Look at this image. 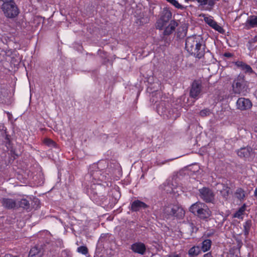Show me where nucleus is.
I'll return each instance as SVG.
<instances>
[{
  "label": "nucleus",
  "instance_id": "f257e3e1",
  "mask_svg": "<svg viewBox=\"0 0 257 257\" xmlns=\"http://www.w3.org/2000/svg\"><path fill=\"white\" fill-rule=\"evenodd\" d=\"M186 50L196 58H201L204 55L205 44L202 37L193 35L187 38L185 43Z\"/></svg>",
  "mask_w": 257,
  "mask_h": 257
},
{
  "label": "nucleus",
  "instance_id": "f03ea898",
  "mask_svg": "<svg viewBox=\"0 0 257 257\" xmlns=\"http://www.w3.org/2000/svg\"><path fill=\"white\" fill-rule=\"evenodd\" d=\"M189 211L200 219L207 221L211 216L212 212L208 207L200 201L193 204L189 208Z\"/></svg>",
  "mask_w": 257,
  "mask_h": 257
},
{
  "label": "nucleus",
  "instance_id": "7ed1b4c3",
  "mask_svg": "<svg viewBox=\"0 0 257 257\" xmlns=\"http://www.w3.org/2000/svg\"><path fill=\"white\" fill-rule=\"evenodd\" d=\"M163 214L166 218L175 216L179 218H182L185 214L183 209L178 205L170 204L165 205L163 208Z\"/></svg>",
  "mask_w": 257,
  "mask_h": 257
},
{
  "label": "nucleus",
  "instance_id": "20e7f679",
  "mask_svg": "<svg viewBox=\"0 0 257 257\" xmlns=\"http://www.w3.org/2000/svg\"><path fill=\"white\" fill-rule=\"evenodd\" d=\"M1 8L5 16L8 18H14L19 14V9L15 2L3 4Z\"/></svg>",
  "mask_w": 257,
  "mask_h": 257
},
{
  "label": "nucleus",
  "instance_id": "39448f33",
  "mask_svg": "<svg viewBox=\"0 0 257 257\" xmlns=\"http://www.w3.org/2000/svg\"><path fill=\"white\" fill-rule=\"evenodd\" d=\"M246 86V82L244 80V77L242 76H238L234 79L232 83V90L235 94H240L244 92Z\"/></svg>",
  "mask_w": 257,
  "mask_h": 257
},
{
  "label": "nucleus",
  "instance_id": "423d86ee",
  "mask_svg": "<svg viewBox=\"0 0 257 257\" xmlns=\"http://www.w3.org/2000/svg\"><path fill=\"white\" fill-rule=\"evenodd\" d=\"M199 196L206 202H212L214 198L213 192L208 188L203 187L199 190Z\"/></svg>",
  "mask_w": 257,
  "mask_h": 257
},
{
  "label": "nucleus",
  "instance_id": "0eeeda50",
  "mask_svg": "<svg viewBox=\"0 0 257 257\" xmlns=\"http://www.w3.org/2000/svg\"><path fill=\"white\" fill-rule=\"evenodd\" d=\"M202 91V86L201 83L198 81H194L191 85L190 91V96L194 98L197 99Z\"/></svg>",
  "mask_w": 257,
  "mask_h": 257
},
{
  "label": "nucleus",
  "instance_id": "6e6552de",
  "mask_svg": "<svg viewBox=\"0 0 257 257\" xmlns=\"http://www.w3.org/2000/svg\"><path fill=\"white\" fill-rule=\"evenodd\" d=\"M252 106V103L249 99L241 97L236 102V106L238 109L244 110L249 109Z\"/></svg>",
  "mask_w": 257,
  "mask_h": 257
},
{
  "label": "nucleus",
  "instance_id": "1a4fd4ad",
  "mask_svg": "<svg viewBox=\"0 0 257 257\" xmlns=\"http://www.w3.org/2000/svg\"><path fill=\"white\" fill-rule=\"evenodd\" d=\"M0 203L3 207L9 209H14L18 206L17 200L10 198H4L0 200Z\"/></svg>",
  "mask_w": 257,
  "mask_h": 257
},
{
  "label": "nucleus",
  "instance_id": "9d476101",
  "mask_svg": "<svg viewBox=\"0 0 257 257\" xmlns=\"http://www.w3.org/2000/svg\"><path fill=\"white\" fill-rule=\"evenodd\" d=\"M217 190L219 192L222 197L225 199H227L230 193V187L224 184H217Z\"/></svg>",
  "mask_w": 257,
  "mask_h": 257
},
{
  "label": "nucleus",
  "instance_id": "9b49d317",
  "mask_svg": "<svg viewBox=\"0 0 257 257\" xmlns=\"http://www.w3.org/2000/svg\"><path fill=\"white\" fill-rule=\"evenodd\" d=\"M131 249L135 253L143 255L146 250V247L144 243L138 242L132 244Z\"/></svg>",
  "mask_w": 257,
  "mask_h": 257
},
{
  "label": "nucleus",
  "instance_id": "f8f14e48",
  "mask_svg": "<svg viewBox=\"0 0 257 257\" xmlns=\"http://www.w3.org/2000/svg\"><path fill=\"white\" fill-rule=\"evenodd\" d=\"M193 224L189 223L185 225L184 229L182 231V235L184 238H189L193 232Z\"/></svg>",
  "mask_w": 257,
  "mask_h": 257
},
{
  "label": "nucleus",
  "instance_id": "ddd939ff",
  "mask_svg": "<svg viewBox=\"0 0 257 257\" xmlns=\"http://www.w3.org/2000/svg\"><path fill=\"white\" fill-rule=\"evenodd\" d=\"M147 207L148 205L146 203L137 200L132 203L131 209L134 211H138L141 209H145Z\"/></svg>",
  "mask_w": 257,
  "mask_h": 257
},
{
  "label": "nucleus",
  "instance_id": "4468645a",
  "mask_svg": "<svg viewBox=\"0 0 257 257\" xmlns=\"http://www.w3.org/2000/svg\"><path fill=\"white\" fill-rule=\"evenodd\" d=\"M178 25V24L176 21L174 20L171 21L169 25L166 27L163 33L164 35H169L171 34L175 31Z\"/></svg>",
  "mask_w": 257,
  "mask_h": 257
},
{
  "label": "nucleus",
  "instance_id": "2eb2a0df",
  "mask_svg": "<svg viewBox=\"0 0 257 257\" xmlns=\"http://www.w3.org/2000/svg\"><path fill=\"white\" fill-rule=\"evenodd\" d=\"M252 152V149L250 147H246L240 149L237 152V155L240 158H247L250 157Z\"/></svg>",
  "mask_w": 257,
  "mask_h": 257
},
{
  "label": "nucleus",
  "instance_id": "dca6fc26",
  "mask_svg": "<svg viewBox=\"0 0 257 257\" xmlns=\"http://www.w3.org/2000/svg\"><path fill=\"white\" fill-rule=\"evenodd\" d=\"M157 111L160 115H166L168 118L175 119L177 117V116L172 115L170 111L168 112L166 108H164L163 103L158 106Z\"/></svg>",
  "mask_w": 257,
  "mask_h": 257
},
{
  "label": "nucleus",
  "instance_id": "f3484780",
  "mask_svg": "<svg viewBox=\"0 0 257 257\" xmlns=\"http://www.w3.org/2000/svg\"><path fill=\"white\" fill-rule=\"evenodd\" d=\"M43 254V250L37 246L32 247L29 252V257H41Z\"/></svg>",
  "mask_w": 257,
  "mask_h": 257
},
{
  "label": "nucleus",
  "instance_id": "a211bd4d",
  "mask_svg": "<svg viewBox=\"0 0 257 257\" xmlns=\"http://www.w3.org/2000/svg\"><path fill=\"white\" fill-rule=\"evenodd\" d=\"M236 64L238 67H240L245 73H248L249 74L254 73V72L249 65L241 61L237 62Z\"/></svg>",
  "mask_w": 257,
  "mask_h": 257
},
{
  "label": "nucleus",
  "instance_id": "6ab92c4d",
  "mask_svg": "<svg viewBox=\"0 0 257 257\" xmlns=\"http://www.w3.org/2000/svg\"><path fill=\"white\" fill-rule=\"evenodd\" d=\"M245 26L247 29L257 26V17L252 16L246 21Z\"/></svg>",
  "mask_w": 257,
  "mask_h": 257
},
{
  "label": "nucleus",
  "instance_id": "aec40b11",
  "mask_svg": "<svg viewBox=\"0 0 257 257\" xmlns=\"http://www.w3.org/2000/svg\"><path fill=\"white\" fill-rule=\"evenodd\" d=\"M17 202H18V207H22L25 209H28L30 207V203L29 201L26 199H22L21 200H17Z\"/></svg>",
  "mask_w": 257,
  "mask_h": 257
},
{
  "label": "nucleus",
  "instance_id": "412c9836",
  "mask_svg": "<svg viewBox=\"0 0 257 257\" xmlns=\"http://www.w3.org/2000/svg\"><path fill=\"white\" fill-rule=\"evenodd\" d=\"M234 196L238 200L242 201L243 200L245 197V193L242 189L239 188L236 189L234 193Z\"/></svg>",
  "mask_w": 257,
  "mask_h": 257
},
{
  "label": "nucleus",
  "instance_id": "4be33fe9",
  "mask_svg": "<svg viewBox=\"0 0 257 257\" xmlns=\"http://www.w3.org/2000/svg\"><path fill=\"white\" fill-rule=\"evenodd\" d=\"M172 18V13L170 11L168 10L164 11L163 15L162 16L160 20L161 21L167 23Z\"/></svg>",
  "mask_w": 257,
  "mask_h": 257
},
{
  "label": "nucleus",
  "instance_id": "5701e85b",
  "mask_svg": "<svg viewBox=\"0 0 257 257\" xmlns=\"http://www.w3.org/2000/svg\"><path fill=\"white\" fill-rule=\"evenodd\" d=\"M200 252V247L199 246H194L189 250L188 254L191 257H195L197 256Z\"/></svg>",
  "mask_w": 257,
  "mask_h": 257
},
{
  "label": "nucleus",
  "instance_id": "b1692460",
  "mask_svg": "<svg viewBox=\"0 0 257 257\" xmlns=\"http://www.w3.org/2000/svg\"><path fill=\"white\" fill-rule=\"evenodd\" d=\"M211 241L210 239H205L202 243L201 249L205 252L210 249L211 245Z\"/></svg>",
  "mask_w": 257,
  "mask_h": 257
},
{
  "label": "nucleus",
  "instance_id": "393cba45",
  "mask_svg": "<svg viewBox=\"0 0 257 257\" xmlns=\"http://www.w3.org/2000/svg\"><path fill=\"white\" fill-rule=\"evenodd\" d=\"M187 27L185 25H182L178 29V37L181 38L184 37L187 34Z\"/></svg>",
  "mask_w": 257,
  "mask_h": 257
},
{
  "label": "nucleus",
  "instance_id": "a878e982",
  "mask_svg": "<svg viewBox=\"0 0 257 257\" xmlns=\"http://www.w3.org/2000/svg\"><path fill=\"white\" fill-rule=\"evenodd\" d=\"M252 225L251 221L250 220H247L243 224V232L245 236L248 235L251 226Z\"/></svg>",
  "mask_w": 257,
  "mask_h": 257
},
{
  "label": "nucleus",
  "instance_id": "bb28decb",
  "mask_svg": "<svg viewBox=\"0 0 257 257\" xmlns=\"http://www.w3.org/2000/svg\"><path fill=\"white\" fill-rule=\"evenodd\" d=\"M211 111L208 108H205L201 110L199 112V115L202 117H205L209 116L211 113Z\"/></svg>",
  "mask_w": 257,
  "mask_h": 257
},
{
  "label": "nucleus",
  "instance_id": "cd10ccee",
  "mask_svg": "<svg viewBox=\"0 0 257 257\" xmlns=\"http://www.w3.org/2000/svg\"><path fill=\"white\" fill-rule=\"evenodd\" d=\"M204 21L211 27L215 23V21L211 17H205L204 18Z\"/></svg>",
  "mask_w": 257,
  "mask_h": 257
},
{
  "label": "nucleus",
  "instance_id": "c85d7f7f",
  "mask_svg": "<svg viewBox=\"0 0 257 257\" xmlns=\"http://www.w3.org/2000/svg\"><path fill=\"white\" fill-rule=\"evenodd\" d=\"M168 2L175 6L176 8L183 9L184 7L179 4L176 0H166Z\"/></svg>",
  "mask_w": 257,
  "mask_h": 257
},
{
  "label": "nucleus",
  "instance_id": "c756f323",
  "mask_svg": "<svg viewBox=\"0 0 257 257\" xmlns=\"http://www.w3.org/2000/svg\"><path fill=\"white\" fill-rule=\"evenodd\" d=\"M212 28L220 33L223 34L224 32L223 29L216 22L212 26Z\"/></svg>",
  "mask_w": 257,
  "mask_h": 257
},
{
  "label": "nucleus",
  "instance_id": "7c9ffc66",
  "mask_svg": "<svg viewBox=\"0 0 257 257\" xmlns=\"http://www.w3.org/2000/svg\"><path fill=\"white\" fill-rule=\"evenodd\" d=\"M245 205L240 207L239 210L234 214V216L235 217L239 218L241 215L243 214L245 210Z\"/></svg>",
  "mask_w": 257,
  "mask_h": 257
},
{
  "label": "nucleus",
  "instance_id": "2f4dec72",
  "mask_svg": "<svg viewBox=\"0 0 257 257\" xmlns=\"http://www.w3.org/2000/svg\"><path fill=\"white\" fill-rule=\"evenodd\" d=\"M77 251L83 254H86L88 253V249L86 246H81L77 248Z\"/></svg>",
  "mask_w": 257,
  "mask_h": 257
},
{
  "label": "nucleus",
  "instance_id": "473e14b6",
  "mask_svg": "<svg viewBox=\"0 0 257 257\" xmlns=\"http://www.w3.org/2000/svg\"><path fill=\"white\" fill-rule=\"evenodd\" d=\"M44 143L48 146H54L55 143L54 141L49 139H46L44 140Z\"/></svg>",
  "mask_w": 257,
  "mask_h": 257
},
{
  "label": "nucleus",
  "instance_id": "72a5a7b5",
  "mask_svg": "<svg viewBox=\"0 0 257 257\" xmlns=\"http://www.w3.org/2000/svg\"><path fill=\"white\" fill-rule=\"evenodd\" d=\"M166 24V23L163 21H161V20L160 19L157 22L156 28L159 29H162Z\"/></svg>",
  "mask_w": 257,
  "mask_h": 257
},
{
  "label": "nucleus",
  "instance_id": "f704fd0d",
  "mask_svg": "<svg viewBox=\"0 0 257 257\" xmlns=\"http://www.w3.org/2000/svg\"><path fill=\"white\" fill-rule=\"evenodd\" d=\"M201 5H206L207 4L208 0H196Z\"/></svg>",
  "mask_w": 257,
  "mask_h": 257
},
{
  "label": "nucleus",
  "instance_id": "c9c22d12",
  "mask_svg": "<svg viewBox=\"0 0 257 257\" xmlns=\"http://www.w3.org/2000/svg\"><path fill=\"white\" fill-rule=\"evenodd\" d=\"M167 257H181V255L179 254L174 252L169 255H168Z\"/></svg>",
  "mask_w": 257,
  "mask_h": 257
},
{
  "label": "nucleus",
  "instance_id": "e433bc0d",
  "mask_svg": "<svg viewBox=\"0 0 257 257\" xmlns=\"http://www.w3.org/2000/svg\"><path fill=\"white\" fill-rule=\"evenodd\" d=\"M3 2V4H10L12 3V2H15L14 0H1Z\"/></svg>",
  "mask_w": 257,
  "mask_h": 257
},
{
  "label": "nucleus",
  "instance_id": "4c0bfd02",
  "mask_svg": "<svg viewBox=\"0 0 257 257\" xmlns=\"http://www.w3.org/2000/svg\"><path fill=\"white\" fill-rule=\"evenodd\" d=\"M207 4H208L209 6H211V7H212V6H214V2H213V0H209V1H208H208H207Z\"/></svg>",
  "mask_w": 257,
  "mask_h": 257
},
{
  "label": "nucleus",
  "instance_id": "58836bf2",
  "mask_svg": "<svg viewBox=\"0 0 257 257\" xmlns=\"http://www.w3.org/2000/svg\"><path fill=\"white\" fill-rule=\"evenodd\" d=\"M224 56L226 57L229 58L232 56V54L230 53H225Z\"/></svg>",
  "mask_w": 257,
  "mask_h": 257
},
{
  "label": "nucleus",
  "instance_id": "ea45409f",
  "mask_svg": "<svg viewBox=\"0 0 257 257\" xmlns=\"http://www.w3.org/2000/svg\"><path fill=\"white\" fill-rule=\"evenodd\" d=\"M3 257H18L16 255H13L11 254H6Z\"/></svg>",
  "mask_w": 257,
  "mask_h": 257
},
{
  "label": "nucleus",
  "instance_id": "a19ab883",
  "mask_svg": "<svg viewBox=\"0 0 257 257\" xmlns=\"http://www.w3.org/2000/svg\"><path fill=\"white\" fill-rule=\"evenodd\" d=\"M203 257H212V256L210 253H207L204 255Z\"/></svg>",
  "mask_w": 257,
  "mask_h": 257
},
{
  "label": "nucleus",
  "instance_id": "79ce46f5",
  "mask_svg": "<svg viewBox=\"0 0 257 257\" xmlns=\"http://www.w3.org/2000/svg\"><path fill=\"white\" fill-rule=\"evenodd\" d=\"M168 186L165 185V190L167 192H170L171 191V190L167 189Z\"/></svg>",
  "mask_w": 257,
  "mask_h": 257
},
{
  "label": "nucleus",
  "instance_id": "37998d69",
  "mask_svg": "<svg viewBox=\"0 0 257 257\" xmlns=\"http://www.w3.org/2000/svg\"><path fill=\"white\" fill-rule=\"evenodd\" d=\"M254 195L255 197H257V188L254 190Z\"/></svg>",
  "mask_w": 257,
  "mask_h": 257
},
{
  "label": "nucleus",
  "instance_id": "c03bdc74",
  "mask_svg": "<svg viewBox=\"0 0 257 257\" xmlns=\"http://www.w3.org/2000/svg\"><path fill=\"white\" fill-rule=\"evenodd\" d=\"M256 63H257V60H256Z\"/></svg>",
  "mask_w": 257,
  "mask_h": 257
}]
</instances>
